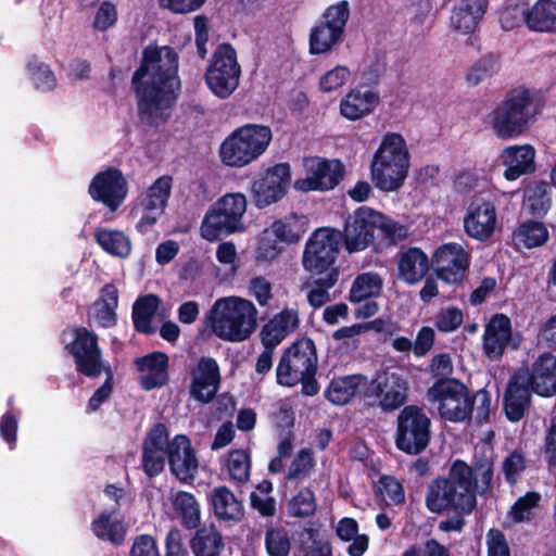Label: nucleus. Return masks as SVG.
Segmentation results:
<instances>
[{
	"instance_id": "nucleus-1",
	"label": "nucleus",
	"mask_w": 556,
	"mask_h": 556,
	"mask_svg": "<svg viewBox=\"0 0 556 556\" xmlns=\"http://www.w3.org/2000/svg\"><path fill=\"white\" fill-rule=\"evenodd\" d=\"M131 87L141 122L150 127L166 123L180 90L175 49L169 46H147L141 63L132 74Z\"/></svg>"
},
{
	"instance_id": "nucleus-2",
	"label": "nucleus",
	"mask_w": 556,
	"mask_h": 556,
	"mask_svg": "<svg viewBox=\"0 0 556 556\" xmlns=\"http://www.w3.org/2000/svg\"><path fill=\"white\" fill-rule=\"evenodd\" d=\"M477 494L478 483L471 477L469 465L463 459H455L446 477H438L428 484L425 505L435 515L445 510H475Z\"/></svg>"
},
{
	"instance_id": "nucleus-3",
	"label": "nucleus",
	"mask_w": 556,
	"mask_h": 556,
	"mask_svg": "<svg viewBox=\"0 0 556 556\" xmlns=\"http://www.w3.org/2000/svg\"><path fill=\"white\" fill-rule=\"evenodd\" d=\"M538 114L531 90L520 86L507 91L489 117L493 134L498 139L513 140L530 130Z\"/></svg>"
},
{
	"instance_id": "nucleus-4",
	"label": "nucleus",
	"mask_w": 556,
	"mask_h": 556,
	"mask_svg": "<svg viewBox=\"0 0 556 556\" xmlns=\"http://www.w3.org/2000/svg\"><path fill=\"white\" fill-rule=\"evenodd\" d=\"M318 356L313 339L303 337L291 343L281 354L276 368V381L282 387L302 384V393L314 396L319 392L315 378Z\"/></svg>"
},
{
	"instance_id": "nucleus-5",
	"label": "nucleus",
	"mask_w": 556,
	"mask_h": 556,
	"mask_svg": "<svg viewBox=\"0 0 556 556\" xmlns=\"http://www.w3.org/2000/svg\"><path fill=\"white\" fill-rule=\"evenodd\" d=\"M212 332L227 342H242L251 337L257 326V309L247 299L222 298L207 313Z\"/></svg>"
},
{
	"instance_id": "nucleus-6",
	"label": "nucleus",
	"mask_w": 556,
	"mask_h": 556,
	"mask_svg": "<svg viewBox=\"0 0 556 556\" xmlns=\"http://www.w3.org/2000/svg\"><path fill=\"white\" fill-rule=\"evenodd\" d=\"M410 154L401 134L387 132L374 153L370 174L376 188L383 192L399 190L408 175Z\"/></svg>"
},
{
	"instance_id": "nucleus-7",
	"label": "nucleus",
	"mask_w": 556,
	"mask_h": 556,
	"mask_svg": "<svg viewBox=\"0 0 556 556\" xmlns=\"http://www.w3.org/2000/svg\"><path fill=\"white\" fill-rule=\"evenodd\" d=\"M273 139L269 126L244 124L233 129L220 143L218 155L228 167L242 168L258 160Z\"/></svg>"
},
{
	"instance_id": "nucleus-8",
	"label": "nucleus",
	"mask_w": 556,
	"mask_h": 556,
	"mask_svg": "<svg viewBox=\"0 0 556 556\" xmlns=\"http://www.w3.org/2000/svg\"><path fill=\"white\" fill-rule=\"evenodd\" d=\"M428 396L438 403L441 418L450 422L470 419L475 410V397L468 387L457 378H438L428 389Z\"/></svg>"
},
{
	"instance_id": "nucleus-9",
	"label": "nucleus",
	"mask_w": 556,
	"mask_h": 556,
	"mask_svg": "<svg viewBox=\"0 0 556 556\" xmlns=\"http://www.w3.org/2000/svg\"><path fill=\"white\" fill-rule=\"evenodd\" d=\"M394 443L407 455H419L431 441V419L425 408L415 404L404 406L396 417Z\"/></svg>"
},
{
	"instance_id": "nucleus-10",
	"label": "nucleus",
	"mask_w": 556,
	"mask_h": 556,
	"mask_svg": "<svg viewBox=\"0 0 556 556\" xmlns=\"http://www.w3.org/2000/svg\"><path fill=\"white\" fill-rule=\"evenodd\" d=\"M241 66L237 51L229 42L217 46L204 74L208 90L218 99H228L238 88Z\"/></svg>"
},
{
	"instance_id": "nucleus-11",
	"label": "nucleus",
	"mask_w": 556,
	"mask_h": 556,
	"mask_svg": "<svg viewBox=\"0 0 556 556\" xmlns=\"http://www.w3.org/2000/svg\"><path fill=\"white\" fill-rule=\"evenodd\" d=\"M73 357L77 374L90 378H99L106 368H112L103 358L99 337L86 327L73 329V340L64 346Z\"/></svg>"
},
{
	"instance_id": "nucleus-12",
	"label": "nucleus",
	"mask_w": 556,
	"mask_h": 556,
	"mask_svg": "<svg viewBox=\"0 0 556 556\" xmlns=\"http://www.w3.org/2000/svg\"><path fill=\"white\" fill-rule=\"evenodd\" d=\"M340 230L336 228H318L307 239L302 255L304 269L312 275L329 273L339 255Z\"/></svg>"
},
{
	"instance_id": "nucleus-13",
	"label": "nucleus",
	"mask_w": 556,
	"mask_h": 556,
	"mask_svg": "<svg viewBox=\"0 0 556 556\" xmlns=\"http://www.w3.org/2000/svg\"><path fill=\"white\" fill-rule=\"evenodd\" d=\"M381 212L369 206H359L349 214L344 220L343 230H340V241L349 253H355L371 247L377 240V225Z\"/></svg>"
},
{
	"instance_id": "nucleus-14",
	"label": "nucleus",
	"mask_w": 556,
	"mask_h": 556,
	"mask_svg": "<svg viewBox=\"0 0 556 556\" xmlns=\"http://www.w3.org/2000/svg\"><path fill=\"white\" fill-rule=\"evenodd\" d=\"M497 211L494 200L482 193L473 194L463 218L465 233L479 242L489 241L496 229Z\"/></svg>"
},
{
	"instance_id": "nucleus-15",
	"label": "nucleus",
	"mask_w": 556,
	"mask_h": 556,
	"mask_svg": "<svg viewBox=\"0 0 556 556\" xmlns=\"http://www.w3.org/2000/svg\"><path fill=\"white\" fill-rule=\"evenodd\" d=\"M291 184L289 163L266 168L251 185V199L257 208H265L282 200Z\"/></svg>"
},
{
	"instance_id": "nucleus-16",
	"label": "nucleus",
	"mask_w": 556,
	"mask_h": 556,
	"mask_svg": "<svg viewBox=\"0 0 556 556\" xmlns=\"http://www.w3.org/2000/svg\"><path fill=\"white\" fill-rule=\"evenodd\" d=\"M470 263V252L457 242L439 245L431 257L437 278L452 286L463 283Z\"/></svg>"
},
{
	"instance_id": "nucleus-17",
	"label": "nucleus",
	"mask_w": 556,
	"mask_h": 556,
	"mask_svg": "<svg viewBox=\"0 0 556 556\" xmlns=\"http://www.w3.org/2000/svg\"><path fill=\"white\" fill-rule=\"evenodd\" d=\"M88 193L93 201L102 203L111 212H115L127 197L128 182L119 168L109 167L93 176L88 187Z\"/></svg>"
},
{
	"instance_id": "nucleus-18",
	"label": "nucleus",
	"mask_w": 556,
	"mask_h": 556,
	"mask_svg": "<svg viewBox=\"0 0 556 556\" xmlns=\"http://www.w3.org/2000/svg\"><path fill=\"white\" fill-rule=\"evenodd\" d=\"M189 395L201 404H208L216 397L222 374L217 361L211 356H201L197 364L189 369Z\"/></svg>"
},
{
	"instance_id": "nucleus-19",
	"label": "nucleus",
	"mask_w": 556,
	"mask_h": 556,
	"mask_svg": "<svg viewBox=\"0 0 556 556\" xmlns=\"http://www.w3.org/2000/svg\"><path fill=\"white\" fill-rule=\"evenodd\" d=\"M307 175L295 180L294 187L303 192L329 191L334 189L344 177V165L339 160L313 157L306 165Z\"/></svg>"
},
{
	"instance_id": "nucleus-20",
	"label": "nucleus",
	"mask_w": 556,
	"mask_h": 556,
	"mask_svg": "<svg viewBox=\"0 0 556 556\" xmlns=\"http://www.w3.org/2000/svg\"><path fill=\"white\" fill-rule=\"evenodd\" d=\"M369 395L379 399L378 406L383 413L402 407L408 396L407 380L397 372H383L371 380Z\"/></svg>"
},
{
	"instance_id": "nucleus-21",
	"label": "nucleus",
	"mask_w": 556,
	"mask_h": 556,
	"mask_svg": "<svg viewBox=\"0 0 556 556\" xmlns=\"http://www.w3.org/2000/svg\"><path fill=\"white\" fill-rule=\"evenodd\" d=\"M167 460L170 472L181 482L194 480L199 462L190 439L185 434H177L169 442Z\"/></svg>"
},
{
	"instance_id": "nucleus-22",
	"label": "nucleus",
	"mask_w": 556,
	"mask_h": 556,
	"mask_svg": "<svg viewBox=\"0 0 556 556\" xmlns=\"http://www.w3.org/2000/svg\"><path fill=\"white\" fill-rule=\"evenodd\" d=\"M513 337L510 318L504 313H495L484 327L482 350L486 358L498 361L503 357Z\"/></svg>"
},
{
	"instance_id": "nucleus-23",
	"label": "nucleus",
	"mask_w": 556,
	"mask_h": 556,
	"mask_svg": "<svg viewBox=\"0 0 556 556\" xmlns=\"http://www.w3.org/2000/svg\"><path fill=\"white\" fill-rule=\"evenodd\" d=\"M526 381L531 386L533 393L552 397L556 394V356L549 352L541 354L531 368H518Z\"/></svg>"
},
{
	"instance_id": "nucleus-24",
	"label": "nucleus",
	"mask_w": 556,
	"mask_h": 556,
	"mask_svg": "<svg viewBox=\"0 0 556 556\" xmlns=\"http://www.w3.org/2000/svg\"><path fill=\"white\" fill-rule=\"evenodd\" d=\"M532 392L523 374L517 369L507 382L503 399L504 412L509 421L517 422L525 417L531 405Z\"/></svg>"
},
{
	"instance_id": "nucleus-25",
	"label": "nucleus",
	"mask_w": 556,
	"mask_h": 556,
	"mask_svg": "<svg viewBox=\"0 0 556 556\" xmlns=\"http://www.w3.org/2000/svg\"><path fill=\"white\" fill-rule=\"evenodd\" d=\"M500 160L505 166L504 178L515 181L523 175L535 172V149L531 144H514L506 147Z\"/></svg>"
},
{
	"instance_id": "nucleus-26",
	"label": "nucleus",
	"mask_w": 556,
	"mask_h": 556,
	"mask_svg": "<svg viewBox=\"0 0 556 556\" xmlns=\"http://www.w3.org/2000/svg\"><path fill=\"white\" fill-rule=\"evenodd\" d=\"M380 101L378 90H364L355 86L340 100V114L348 121H359L372 114Z\"/></svg>"
},
{
	"instance_id": "nucleus-27",
	"label": "nucleus",
	"mask_w": 556,
	"mask_h": 556,
	"mask_svg": "<svg viewBox=\"0 0 556 556\" xmlns=\"http://www.w3.org/2000/svg\"><path fill=\"white\" fill-rule=\"evenodd\" d=\"M243 228V223L230 219L225 208L222 206L217 207V202H215L211 205L202 219L200 233L206 241L215 242L222 237L230 236Z\"/></svg>"
},
{
	"instance_id": "nucleus-28",
	"label": "nucleus",
	"mask_w": 556,
	"mask_h": 556,
	"mask_svg": "<svg viewBox=\"0 0 556 556\" xmlns=\"http://www.w3.org/2000/svg\"><path fill=\"white\" fill-rule=\"evenodd\" d=\"M429 271L428 255L417 247H409L399 253L397 277L413 286L422 280Z\"/></svg>"
},
{
	"instance_id": "nucleus-29",
	"label": "nucleus",
	"mask_w": 556,
	"mask_h": 556,
	"mask_svg": "<svg viewBox=\"0 0 556 556\" xmlns=\"http://www.w3.org/2000/svg\"><path fill=\"white\" fill-rule=\"evenodd\" d=\"M210 504L218 521L231 525L241 521L244 517L242 502L225 485L216 486L211 491Z\"/></svg>"
},
{
	"instance_id": "nucleus-30",
	"label": "nucleus",
	"mask_w": 556,
	"mask_h": 556,
	"mask_svg": "<svg viewBox=\"0 0 556 556\" xmlns=\"http://www.w3.org/2000/svg\"><path fill=\"white\" fill-rule=\"evenodd\" d=\"M489 7V0H459L451 15V24L454 29L464 34H472Z\"/></svg>"
},
{
	"instance_id": "nucleus-31",
	"label": "nucleus",
	"mask_w": 556,
	"mask_h": 556,
	"mask_svg": "<svg viewBox=\"0 0 556 556\" xmlns=\"http://www.w3.org/2000/svg\"><path fill=\"white\" fill-rule=\"evenodd\" d=\"M117 508L113 510L104 509L91 522L92 533L101 541L110 542L114 546H119L125 542L127 526L123 519L114 517Z\"/></svg>"
},
{
	"instance_id": "nucleus-32",
	"label": "nucleus",
	"mask_w": 556,
	"mask_h": 556,
	"mask_svg": "<svg viewBox=\"0 0 556 556\" xmlns=\"http://www.w3.org/2000/svg\"><path fill=\"white\" fill-rule=\"evenodd\" d=\"M366 383L367 377L361 374L336 377L329 382L324 395L330 403L342 406L350 403Z\"/></svg>"
},
{
	"instance_id": "nucleus-33",
	"label": "nucleus",
	"mask_w": 556,
	"mask_h": 556,
	"mask_svg": "<svg viewBox=\"0 0 556 556\" xmlns=\"http://www.w3.org/2000/svg\"><path fill=\"white\" fill-rule=\"evenodd\" d=\"M193 556H220L225 548V541L215 525L198 528L189 541Z\"/></svg>"
},
{
	"instance_id": "nucleus-34",
	"label": "nucleus",
	"mask_w": 556,
	"mask_h": 556,
	"mask_svg": "<svg viewBox=\"0 0 556 556\" xmlns=\"http://www.w3.org/2000/svg\"><path fill=\"white\" fill-rule=\"evenodd\" d=\"M161 300L154 293L139 296L132 305V324L139 333L153 334L155 328L152 326V319L156 314Z\"/></svg>"
},
{
	"instance_id": "nucleus-35",
	"label": "nucleus",
	"mask_w": 556,
	"mask_h": 556,
	"mask_svg": "<svg viewBox=\"0 0 556 556\" xmlns=\"http://www.w3.org/2000/svg\"><path fill=\"white\" fill-rule=\"evenodd\" d=\"M383 289V279L377 271L358 274L350 288L348 300L353 304L380 296Z\"/></svg>"
},
{
	"instance_id": "nucleus-36",
	"label": "nucleus",
	"mask_w": 556,
	"mask_h": 556,
	"mask_svg": "<svg viewBox=\"0 0 556 556\" xmlns=\"http://www.w3.org/2000/svg\"><path fill=\"white\" fill-rule=\"evenodd\" d=\"M308 229V218L304 214L290 213L271 225L275 237L286 243L299 242Z\"/></svg>"
},
{
	"instance_id": "nucleus-37",
	"label": "nucleus",
	"mask_w": 556,
	"mask_h": 556,
	"mask_svg": "<svg viewBox=\"0 0 556 556\" xmlns=\"http://www.w3.org/2000/svg\"><path fill=\"white\" fill-rule=\"evenodd\" d=\"M173 508L185 529L197 530L201 527L200 505L192 493L178 491L173 498Z\"/></svg>"
},
{
	"instance_id": "nucleus-38",
	"label": "nucleus",
	"mask_w": 556,
	"mask_h": 556,
	"mask_svg": "<svg viewBox=\"0 0 556 556\" xmlns=\"http://www.w3.org/2000/svg\"><path fill=\"white\" fill-rule=\"evenodd\" d=\"M376 235L377 240L374 242L372 250L381 252L386 248L396 245L401 241H404L408 237V229L406 226L381 213Z\"/></svg>"
},
{
	"instance_id": "nucleus-39",
	"label": "nucleus",
	"mask_w": 556,
	"mask_h": 556,
	"mask_svg": "<svg viewBox=\"0 0 556 556\" xmlns=\"http://www.w3.org/2000/svg\"><path fill=\"white\" fill-rule=\"evenodd\" d=\"M548 239V230L542 222L526 220L513 231V241L518 248L532 249L543 245Z\"/></svg>"
},
{
	"instance_id": "nucleus-40",
	"label": "nucleus",
	"mask_w": 556,
	"mask_h": 556,
	"mask_svg": "<svg viewBox=\"0 0 556 556\" xmlns=\"http://www.w3.org/2000/svg\"><path fill=\"white\" fill-rule=\"evenodd\" d=\"M529 29L539 33H556V0H538L531 8Z\"/></svg>"
},
{
	"instance_id": "nucleus-41",
	"label": "nucleus",
	"mask_w": 556,
	"mask_h": 556,
	"mask_svg": "<svg viewBox=\"0 0 556 556\" xmlns=\"http://www.w3.org/2000/svg\"><path fill=\"white\" fill-rule=\"evenodd\" d=\"M552 188L544 180L534 181L526 189V205L533 217L542 218L552 206Z\"/></svg>"
},
{
	"instance_id": "nucleus-42",
	"label": "nucleus",
	"mask_w": 556,
	"mask_h": 556,
	"mask_svg": "<svg viewBox=\"0 0 556 556\" xmlns=\"http://www.w3.org/2000/svg\"><path fill=\"white\" fill-rule=\"evenodd\" d=\"M94 240L103 251L113 256L124 258L131 252L130 239L121 230L97 229Z\"/></svg>"
},
{
	"instance_id": "nucleus-43",
	"label": "nucleus",
	"mask_w": 556,
	"mask_h": 556,
	"mask_svg": "<svg viewBox=\"0 0 556 556\" xmlns=\"http://www.w3.org/2000/svg\"><path fill=\"white\" fill-rule=\"evenodd\" d=\"M531 8L525 0H507L500 11L498 21L504 30H513L522 24L529 27Z\"/></svg>"
},
{
	"instance_id": "nucleus-44",
	"label": "nucleus",
	"mask_w": 556,
	"mask_h": 556,
	"mask_svg": "<svg viewBox=\"0 0 556 556\" xmlns=\"http://www.w3.org/2000/svg\"><path fill=\"white\" fill-rule=\"evenodd\" d=\"M173 179L170 176L164 175L159 177L147 190L141 205L144 211L151 212L160 210L162 213L167 205L170 195Z\"/></svg>"
},
{
	"instance_id": "nucleus-45",
	"label": "nucleus",
	"mask_w": 556,
	"mask_h": 556,
	"mask_svg": "<svg viewBox=\"0 0 556 556\" xmlns=\"http://www.w3.org/2000/svg\"><path fill=\"white\" fill-rule=\"evenodd\" d=\"M316 510V496L308 486L301 488L287 503V513L290 517L307 518L315 515Z\"/></svg>"
},
{
	"instance_id": "nucleus-46",
	"label": "nucleus",
	"mask_w": 556,
	"mask_h": 556,
	"mask_svg": "<svg viewBox=\"0 0 556 556\" xmlns=\"http://www.w3.org/2000/svg\"><path fill=\"white\" fill-rule=\"evenodd\" d=\"M315 466L316 460L313 451L302 448L293 457L285 478L287 481L299 484L311 477Z\"/></svg>"
},
{
	"instance_id": "nucleus-47",
	"label": "nucleus",
	"mask_w": 556,
	"mask_h": 556,
	"mask_svg": "<svg viewBox=\"0 0 556 556\" xmlns=\"http://www.w3.org/2000/svg\"><path fill=\"white\" fill-rule=\"evenodd\" d=\"M387 71L386 53L381 51L374 52V59L365 65L361 72L359 81L356 87L364 90H377L381 77Z\"/></svg>"
},
{
	"instance_id": "nucleus-48",
	"label": "nucleus",
	"mask_w": 556,
	"mask_h": 556,
	"mask_svg": "<svg viewBox=\"0 0 556 556\" xmlns=\"http://www.w3.org/2000/svg\"><path fill=\"white\" fill-rule=\"evenodd\" d=\"M265 548L268 556H289L291 540L283 527H268L265 531Z\"/></svg>"
},
{
	"instance_id": "nucleus-49",
	"label": "nucleus",
	"mask_w": 556,
	"mask_h": 556,
	"mask_svg": "<svg viewBox=\"0 0 556 556\" xmlns=\"http://www.w3.org/2000/svg\"><path fill=\"white\" fill-rule=\"evenodd\" d=\"M227 468L232 480L245 483L250 479L251 455L248 450L236 448L228 453Z\"/></svg>"
},
{
	"instance_id": "nucleus-50",
	"label": "nucleus",
	"mask_w": 556,
	"mask_h": 556,
	"mask_svg": "<svg viewBox=\"0 0 556 556\" xmlns=\"http://www.w3.org/2000/svg\"><path fill=\"white\" fill-rule=\"evenodd\" d=\"M343 37L336 35L332 37L328 30L315 24L309 31L308 36V51L312 55L325 54L340 45Z\"/></svg>"
},
{
	"instance_id": "nucleus-51",
	"label": "nucleus",
	"mask_w": 556,
	"mask_h": 556,
	"mask_svg": "<svg viewBox=\"0 0 556 556\" xmlns=\"http://www.w3.org/2000/svg\"><path fill=\"white\" fill-rule=\"evenodd\" d=\"M501 68L500 58L495 54H488L477 61L468 71L466 80L476 86L481 81L491 78Z\"/></svg>"
},
{
	"instance_id": "nucleus-52",
	"label": "nucleus",
	"mask_w": 556,
	"mask_h": 556,
	"mask_svg": "<svg viewBox=\"0 0 556 556\" xmlns=\"http://www.w3.org/2000/svg\"><path fill=\"white\" fill-rule=\"evenodd\" d=\"M338 278V268H332L326 277L314 280V288L307 293V301L312 307H321L329 301L328 290L337 283Z\"/></svg>"
},
{
	"instance_id": "nucleus-53",
	"label": "nucleus",
	"mask_w": 556,
	"mask_h": 556,
	"mask_svg": "<svg viewBox=\"0 0 556 556\" xmlns=\"http://www.w3.org/2000/svg\"><path fill=\"white\" fill-rule=\"evenodd\" d=\"M27 67L30 73V78L37 89L50 91L55 88L56 78L49 65L39 62L38 59L34 56L28 62Z\"/></svg>"
},
{
	"instance_id": "nucleus-54",
	"label": "nucleus",
	"mask_w": 556,
	"mask_h": 556,
	"mask_svg": "<svg viewBox=\"0 0 556 556\" xmlns=\"http://www.w3.org/2000/svg\"><path fill=\"white\" fill-rule=\"evenodd\" d=\"M526 457L520 450H514L503 460L502 470L505 481L514 485L526 469Z\"/></svg>"
},
{
	"instance_id": "nucleus-55",
	"label": "nucleus",
	"mask_w": 556,
	"mask_h": 556,
	"mask_svg": "<svg viewBox=\"0 0 556 556\" xmlns=\"http://www.w3.org/2000/svg\"><path fill=\"white\" fill-rule=\"evenodd\" d=\"M350 76L351 71L348 66L337 65L319 78V89L326 93L333 92L345 85Z\"/></svg>"
},
{
	"instance_id": "nucleus-56",
	"label": "nucleus",
	"mask_w": 556,
	"mask_h": 556,
	"mask_svg": "<svg viewBox=\"0 0 556 556\" xmlns=\"http://www.w3.org/2000/svg\"><path fill=\"white\" fill-rule=\"evenodd\" d=\"M463 321V311L457 306H448L439 311L434 326L440 332L448 333L457 330Z\"/></svg>"
},
{
	"instance_id": "nucleus-57",
	"label": "nucleus",
	"mask_w": 556,
	"mask_h": 556,
	"mask_svg": "<svg viewBox=\"0 0 556 556\" xmlns=\"http://www.w3.org/2000/svg\"><path fill=\"white\" fill-rule=\"evenodd\" d=\"M541 495L538 492H527L511 506L510 517L514 522H522L530 519L532 509L539 505Z\"/></svg>"
},
{
	"instance_id": "nucleus-58",
	"label": "nucleus",
	"mask_w": 556,
	"mask_h": 556,
	"mask_svg": "<svg viewBox=\"0 0 556 556\" xmlns=\"http://www.w3.org/2000/svg\"><path fill=\"white\" fill-rule=\"evenodd\" d=\"M166 459V451H156L150 447H142L141 467L149 478H154L164 470Z\"/></svg>"
},
{
	"instance_id": "nucleus-59",
	"label": "nucleus",
	"mask_w": 556,
	"mask_h": 556,
	"mask_svg": "<svg viewBox=\"0 0 556 556\" xmlns=\"http://www.w3.org/2000/svg\"><path fill=\"white\" fill-rule=\"evenodd\" d=\"M217 207L222 206L228 213L230 219L242 223L243 215L247 211V198L243 193H226L217 201Z\"/></svg>"
},
{
	"instance_id": "nucleus-60",
	"label": "nucleus",
	"mask_w": 556,
	"mask_h": 556,
	"mask_svg": "<svg viewBox=\"0 0 556 556\" xmlns=\"http://www.w3.org/2000/svg\"><path fill=\"white\" fill-rule=\"evenodd\" d=\"M168 356L164 352H152L142 357H138L135 361L136 367L139 371H151V372H167L168 369Z\"/></svg>"
},
{
	"instance_id": "nucleus-61",
	"label": "nucleus",
	"mask_w": 556,
	"mask_h": 556,
	"mask_svg": "<svg viewBox=\"0 0 556 556\" xmlns=\"http://www.w3.org/2000/svg\"><path fill=\"white\" fill-rule=\"evenodd\" d=\"M104 382L93 392L87 405V412H97L101 405L111 396L114 387V372L112 368L103 371Z\"/></svg>"
},
{
	"instance_id": "nucleus-62",
	"label": "nucleus",
	"mask_w": 556,
	"mask_h": 556,
	"mask_svg": "<svg viewBox=\"0 0 556 556\" xmlns=\"http://www.w3.org/2000/svg\"><path fill=\"white\" fill-rule=\"evenodd\" d=\"M378 490L391 504L399 505L405 500L404 489L393 476H382L378 482Z\"/></svg>"
},
{
	"instance_id": "nucleus-63",
	"label": "nucleus",
	"mask_w": 556,
	"mask_h": 556,
	"mask_svg": "<svg viewBox=\"0 0 556 556\" xmlns=\"http://www.w3.org/2000/svg\"><path fill=\"white\" fill-rule=\"evenodd\" d=\"M351 9L348 0H341L333 3L325 9L321 16L330 23H333L338 27L345 30L348 22L350 20Z\"/></svg>"
},
{
	"instance_id": "nucleus-64",
	"label": "nucleus",
	"mask_w": 556,
	"mask_h": 556,
	"mask_svg": "<svg viewBox=\"0 0 556 556\" xmlns=\"http://www.w3.org/2000/svg\"><path fill=\"white\" fill-rule=\"evenodd\" d=\"M485 540L488 556H510V548L502 530L497 528L489 529Z\"/></svg>"
}]
</instances>
